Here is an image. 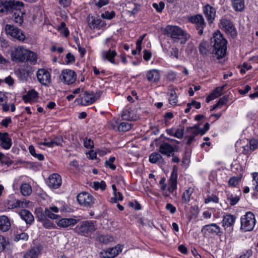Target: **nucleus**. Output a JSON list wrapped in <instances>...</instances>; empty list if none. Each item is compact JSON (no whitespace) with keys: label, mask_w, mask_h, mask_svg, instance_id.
<instances>
[{"label":"nucleus","mask_w":258,"mask_h":258,"mask_svg":"<svg viewBox=\"0 0 258 258\" xmlns=\"http://www.w3.org/2000/svg\"><path fill=\"white\" fill-rule=\"evenodd\" d=\"M177 170L174 167L166 184L165 177H161L159 181V188L162 195L165 197H168L177 189Z\"/></svg>","instance_id":"obj_1"},{"label":"nucleus","mask_w":258,"mask_h":258,"mask_svg":"<svg viewBox=\"0 0 258 258\" xmlns=\"http://www.w3.org/2000/svg\"><path fill=\"white\" fill-rule=\"evenodd\" d=\"M211 43L213 47V54L218 59L224 57L226 54L227 41L219 31L214 33L211 38Z\"/></svg>","instance_id":"obj_2"},{"label":"nucleus","mask_w":258,"mask_h":258,"mask_svg":"<svg viewBox=\"0 0 258 258\" xmlns=\"http://www.w3.org/2000/svg\"><path fill=\"white\" fill-rule=\"evenodd\" d=\"M163 33L174 42L180 40L181 44H185L188 38L186 32L177 26L167 25L163 29Z\"/></svg>","instance_id":"obj_3"},{"label":"nucleus","mask_w":258,"mask_h":258,"mask_svg":"<svg viewBox=\"0 0 258 258\" xmlns=\"http://www.w3.org/2000/svg\"><path fill=\"white\" fill-rule=\"evenodd\" d=\"M24 4L17 1H0V13L7 14L13 10H21Z\"/></svg>","instance_id":"obj_4"},{"label":"nucleus","mask_w":258,"mask_h":258,"mask_svg":"<svg viewBox=\"0 0 258 258\" xmlns=\"http://www.w3.org/2000/svg\"><path fill=\"white\" fill-rule=\"evenodd\" d=\"M74 231L78 234L88 236L95 230L94 223L91 221H84L74 229Z\"/></svg>","instance_id":"obj_5"},{"label":"nucleus","mask_w":258,"mask_h":258,"mask_svg":"<svg viewBox=\"0 0 258 258\" xmlns=\"http://www.w3.org/2000/svg\"><path fill=\"white\" fill-rule=\"evenodd\" d=\"M255 224L254 214L251 212H247L241 218L240 228L244 231L252 230Z\"/></svg>","instance_id":"obj_6"},{"label":"nucleus","mask_w":258,"mask_h":258,"mask_svg":"<svg viewBox=\"0 0 258 258\" xmlns=\"http://www.w3.org/2000/svg\"><path fill=\"white\" fill-rule=\"evenodd\" d=\"M30 202L26 200H19L13 197H10L5 203V206L9 210L15 208L28 207Z\"/></svg>","instance_id":"obj_7"},{"label":"nucleus","mask_w":258,"mask_h":258,"mask_svg":"<svg viewBox=\"0 0 258 258\" xmlns=\"http://www.w3.org/2000/svg\"><path fill=\"white\" fill-rule=\"evenodd\" d=\"M37 79L42 85L48 87L51 83L50 72L45 69H39L36 73Z\"/></svg>","instance_id":"obj_8"},{"label":"nucleus","mask_w":258,"mask_h":258,"mask_svg":"<svg viewBox=\"0 0 258 258\" xmlns=\"http://www.w3.org/2000/svg\"><path fill=\"white\" fill-rule=\"evenodd\" d=\"M77 201L79 204L85 207H91L95 203V199L90 194L83 191L77 196Z\"/></svg>","instance_id":"obj_9"},{"label":"nucleus","mask_w":258,"mask_h":258,"mask_svg":"<svg viewBox=\"0 0 258 258\" xmlns=\"http://www.w3.org/2000/svg\"><path fill=\"white\" fill-rule=\"evenodd\" d=\"M27 49L23 47L18 46L14 48L11 51V56L12 60L17 62H25Z\"/></svg>","instance_id":"obj_10"},{"label":"nucleus","mask_w":258,"mask_h":258,"mask_svg":"<svg viewBox=\"0 0 258 258\" xmlns=\"http://www.w3.org/2000/svg\"><path fill=\"white\" fill-rule=\"evenodd\" d=\"M60 80L65 84H73L77 79V75L76 73L69 69L63 70L60 76Z\"/></svg>","instance_id":"obj_11"},{"label":"nucleus","mask_w":258,"mask_h":258,"mask_svg":"<svg viewBox=\"0 0 258 258\" xmlns=\"http://www.w3.org/2000/svg\"><path fill=\"white\" fill-rule=\"evenodd\" d=\"M5 31L7 34L10 35L12 37L21 41H23L25 39V36L22 31L14 27L13 25L7 24L5 26Z\"/></svg>","instance_id":"obj_12"},{"label":"nucleus","mask_w":258,"mask_h":258,"mask_svg":"<svg viewBox=\"0 0 258 258\" xmlns=\"http://www.w3.org/2000/svg\"><path fill=\"white\" fill-rule=\"evenodd\" d=\"M100 96L101 93L100 92L94 93L87 91L84 92L82 95L81 103L83 105L91 104L97 100Z\"/></svg>","instance_id":"obj_13"},{"label":"nucleus","mask_w":258,"mask_h":258,"mask_svg":"<svg viewBox=\"0 0 258 258\" xmlns=\"http://www.w3.org/2000/svg\"><path fill=\"white\" fill-rule=\"evenodd\" d=\"M190 22L195 24L197 29L199 30L198 33L202 35L203 33V29L205 27V23L203 17L201 15H196L189 18Z\"/></svg>","instance_id":"obj_14"},{"label":"nucleus","mask_w":258,"mask_h":258,"mask_svg":"<svg viewBox=\"0 0 258 258\" xmlns=\"http://www.w3.org/2000/svg\"><path fill=\"white\" fill-rule=\"evenodd\" d=\"M61 176L57 173H53L49 175L46 180L47 185L51 188H58L61 185Z\"/></svg>","instance_id":"obj_15"},{"label":"nucleus","mask_w":258,"mask_h":258,"mask_svg":"<svg viewBox=\"0 0 258 258\" xmlns=\"http://www.w3.org/2000/svg\"><path fill=\"white\" fill-rule=\"evenodd\" d=\"M195 190L194 187L191 186L185 189L181 194V204L185 206L189 205L190 201L194 199Z\"/></svg>","instance_id":"obj_16"},{"label":"nucleus","mask_w":258,"mask_h":258,"mask_svg":"<svg viewBox=\"0 0 258 258\" xmlns=\"http://www.w3.org/2000/svg\"><path fill=\"white\" fill-rule=\"evenodd\" d=\"M220 25L226 33L230 35L233 37L236 36L235 28L229 20L223 18L221 20Z\"/></svg>","instance_id":"obj_17"},{"label":"nucleus","mask_w":258,"mask_h":258,"mask_svg":"<svg viewBox=\"0 0 258 258\" xmlns=\"http://www.w3.org/2000/svg\"><path fill=\"white\" fill-rule=\"evenodd\" d=\"M106 25L105 22L100 18L88 17V26L91 29L99 30L105 27Z\"/></svg>","instance_id":"obj_18"},{"label":"nucleus","mask_w":258,"mask_h":258,"mask_svg":"<svg viewBox=\"0 0 258 258\" xmlns=\"http://www.w3.org/2000/svg\"><path fill=\"white\" fill-rule=\"evenodd\" d=\"M117 55V52L115 49L109 48L106 50L101 51V56L103 60H108L110 63L114 64L118 63L115 61L114 58Z\"/></svg>","instance_id":"obj_19"},{"label":"nucleus","mask_w":258,"mask_h":258,"mask_svg":"<svg viewBox=\"0 0 258 258\" xmlns=\"http://www.w3.org/2000/svg\"><path fill=\"white\" fill-rule=\"evenodd\" d=\"M200 134V129L197 126L188 127L185 131V139H186L187 144H190L195 137Z\"/></svg>","instance_id":"obj_20"},{"label":"nucleus","mask_w":258,"mask_h":258,"mask_svg":"<svg viewBox=\"0 0 258 258\" xmlns=\"http://www.w3.org/2000/svg\"><path fill=\"white\" fill-rule=\"evenodd\" d=\"M12 145L11 139L7 132H0V146L5 150L9 149Z\"/></svg>","instance_id":"obj_21"},{"label":"nucleus","mask_w":258,"mask_h":258,"mask_svg":"<svg viewBox=\"0 0 258 258\" xmlns=\"http://www.w3.org/2000/svg\"><path fill=\"white\" fill-rule=\"evenodd\" d=\"M204 15L210 24L212 23L215 19L216 10L209 5H206L203 10Z\"/></svg>","instance_id":"obj_22"},{"label":"nucleus","mask_w":258,"mask_h":258,"mask_svg":"<svg viewBox=\"0 0 258 258\" xmlns=\"http://www.w3.org/2000/svg\"><path fill=\"white\" fill-rule=\"evenodd\" d=\"M11 226L10 218L6 215L0 216V231L7 232L10 229Z\"/></svg>","instance_id":"obj_23"},{"label":"nucleus","mask_w":258,"mask_h":258,"mask_svg":"<svg viewBox=\"0 0 258 258\" xmlns=\"http://www.w3.org/2000/svg\"><path fill=\"white\" fill-rule=\"evenodd\" d=\"M78 221L74 218H62L58 220L56 224L58 226L62 228H67L74 226L77 223Z\"/></svg>","instance_id":"obj_24"},{"label":"nucleus","mask_w":258,"mask_h":258,"mask_svg":"<svg viewBox=\"0 0 258 258\" xmlns=\"http://www.w3.org/2000/svg\"><path fill=\"white\" fill-rule=\"evenodd\" d=\"M159 151L163 155L167 156H170L174 152V149L168 143L164 142L160 145Z\"/></svg>","instance_id":"obj_25"},{"label":"nucleus","mask_w":258,"mask_h":258,"mask_svg":"<svg viewBox=\"0 0 258 258\" xmlns=\"http://www.w3.org/2000/svg\"><path fill=\"white\" fill-rule=\"evenodd\" d=\"M122 245L117 244L114 247L108 248L105 251L107 258H114L120 252L122 249Z\"/></svg>","instance_id":"obj_26"},{"label":"nucleus","mask_w":258,"mask_h":258,"mask_svg":"<svg viewBox=\"0 0 258 258\" xmlns=\"http://www.w3.org/2000/svg\"><path fill=\"white\" fill-rule=\"evenodd\" d=\"M199 50L200 53L203 55H209L213 54L211 46L206 41H203L200 44Z\"/></svg>","instance_id":"obj_27"},{"label":"nucleus","mask_w":258,"mask_h":258,"mask_svg":"<svg viewBox=\"0 0 258 258\" xmlns=\"http://www.w3.org/2000/svg\"><path fill=\"white\" fill-rule=\"evenodd\" d=\"M148 80L152 83H155L160 80V72L158 70L152 69L147 73Z\"/></svg>","instance_id":"obj_28"},{"label":"nucleus","mask_w":258,"mask_h":258,"mask_svg":"<svg viewBox=\"0 0 258 258\" xmlns=\"http://www.w3.org/2000/svg\"><path fill=\"white\" fill-rule=\"evenodd\" d=\"M21 218L24 220L27 224H31L34 222L33 215L27 210H22L19 212Z\"/></svg>","instance_id":"obj_29"},{"label":"nucleus","mask_w":258,"mask_h":258,"mask_svg":"<svg viewBox=\"0 0 258 258\" xmlns=\"http://www.w3.org/2000/svg\"><path fill=\"white\" fill-rule=\"evenodd\" d=\"M225 85L221 87H218L213 90V91L207 97L206 100L207 102L214 100L216 98L221 96L223 94V91Z\"/></svg>","instance_id":"obj_30"},{"label":"nucleus","mask_w":258,"mask_h":258,"mask_svg":"<svg viewBox=\"0 0 258 258\" xmlns=\"http://www.w3.org/2000/svg\"><path fill=\"white\" fill-rule=\"evenodd\" d=\"M203 230L207 231L211 234L218 235L221 233V229L216 224H211L205 225L203 228Z\"/></svg>","instance_id":"obj_31"},{"label":"nucleus","mask_w":258,"mask_h":258,"mask_svg":"<svg viewBox=\"0 0 258 258\" xmlns=\"http://www.w3.org/2000/svg\"><path fill=\"white\" fill-rule=\"evenodd\" d=\"M235 221V217L231 214H226L223 217L222 225L226 229L233 226Z\"/></svg>","instance_id":"obj_32"},{"label":"nucleus","mask_w":258,"mask_h":258,"mask_svg":"<svg viewBox=\"0 0 258 258\" xmlns=\"http://www.w3.org/2000/svg\"><path fill=\"white\" fill-rule=\"evenodd\" d=\"M38 97V93L34 89L29 91L27 94L23 97L25 102H30L35 101Z\"/></svg>","instance_id":"obj_33"},{"label":"nucleus","mask_w":258,"mask_h":258,"mask_svg":"<svg viewBox=\"0 0 258 258\" xmlns=\"http://www.w3.org/2000/svg\"><path fill=\"white\" fill-rule=\"evenodd\" d=\"M232 7L237 12L242 11L245 7L244 0H231Z\"/></svg>","instance_id":"obj_34"},{"label":"nucleus","mask_w":258,"mask_h":258,"mask_svg":"<svg viewBox=\"0 0 258 258\" xmlns=\"http://www.w3.org/2000/svg\"><path fill=\"white\" fill-rule=\"evenodd\" d=\"M97 240L103 244H108L114 240L113 237L110 235L98 234Z\"/></svg>","instance_id":"obj_35"},{"label":"nucleus","mask_w":258,"mask_h":258,"mask_svg":"<svg viewBox=\"0 0 258 258\" xmlns=\"http://www.w3.org/2000/svg\"><path fill=\"white\" fill-rule=\"evenodd\" d=\"M33 73L32 68L28 65L24 66L20 69V74L25 79H27Z\"/></svg>","instance_id":"obj_36"},{"label":"nucleus","mask_w":258,"mask_h":258,"mask_svg":"<svg viewBox=\"0 0 258 258\" xmlns=\"http://www.w3.org/2000/svg\"><path fill=\"white\" fill-rule=\"evenodd\" d=\"M26 56V61H29L33 64L36 63L37 56L36 53L27 49V53Z\"/></svg>","instance_id":"obj_37"},{"label":"nucleus","mask_w":258,"mask_h":258,"mask_svg":"<svg viewBox=\"0 0 258 258\" xmlns=\"http://www.w3.org/2000/svg\"><path fill=\"white\" fill-rule=\"evenodd\" d=\"M21 192L24 196H29L32 193V188L28 183H23L20 187Z\"/></svg>","instance_id":"obj_38"},{"label":"nucleus","mask_w":258,"mask_h":258,"mask_svg":"<svg viewBox=\"0 0 258 258\" xmlns=\"http://www.w3.org/2000/svg\"><path fill=\"white\" fill-rule=\"evenodd\" d=\"M39 254V252L37 249L31 248L24 254L23 258H37Z\"/></svg>","instance_id":"obj_39"},{"label":"nucleus","mask_w":258,"mask_h":258,"mask_svg":"<svg viewBox=\"0 0 258 258\" xmlns=\"http://www.w3.org/2000/svg\"><path fill=\"white\" fill-rule=\"evenodd\" d=\"M39 220L42 222L43 226L47 229H50L53 227V224L50 220L45 219L43 215L38 217Z\"/></svg>","instance_id":"obj_40"},{"label":"nucleus","mask_w":258,"mask_h":258,"mask_svg":"<svg viewBox=\"0 0 258 258\" xmlns=\"http://www.w3.org/2000/svg\"><path fill=\"white\" fill-rule=\"evenodd\" d=\"M169 102L172 105H175L178 102L177 96L174 90L170 91Z\"/></svg>","instance_id":"obj_41"},{"label":"nucleus","mask_w":258,"mask_h":258,"mask_svg":"<svg viewBox=\"0 0 258 258\" xmlns=\"http://www.w3.org/2000/svg\"><path fill=\"white\" fill-rule=\"evenodd\" d=\"M132 128L131 124L126 122H121L118 127V131L120 132H126Z\"/></svg>","instance_id":"obj_42"},{"label":"nucleus","mask_w":258,"mask_h":258,"mask_svg":"<svg viewBox=\"0 0 258 258\" xmlns=\"http://www.w3.org/2000/svg\"><path fill=\"white\" fill-rule=\"evenodd\" d=\"M240 198L238 196H233V195H228L227 200L231 206L236 205L239 201Z\"/></svg>","instance_id":"obj_43"},{"label":"nucleus","mask_w":258,"mask_h":258,"mask_svg":"<svg viewBox=\"0 0 258 258\" xmlns=\"http://www.w3.org/2000/svg\"><path fill=\"white\" fill-rule=\"evenodd\" d=\"M219 198L215 195H212L211 196H208L205 199V203L207 204L209 203L213 202L214 203H218L219 202Z\"/></svg>","instance_id":"obj_44"},{"label":"nucleus","mask_w":258,"mask_h":258,"mask_svg":"<svg viewBox=\"0 0 258 258\" xmlns=\"http://www.w3.org/2000/svg\"><path fill=\"white\" fill-rule=\"evenodd\" d=\"M106 183L103 180L101 182L96 181L93 182V187L96 190L99 188H100L102 190H104L106 188Z\"/></svg>","instance_id":"obj_45"},{"label":"nucleus","mask_w":258,"mask_h":258,"mask_svg":"<svg viewBox=\"0 0 258 258\" xmlns=\"http://www.w3.org/2000/svg\"><path fill=\"white\" fill-rule=\"evenodd\" d=\"M161 158L160 154L157 153H153L149 156V161L152 163H156Z\"/></svg>","instance_id":"obj_46"},{"label":"nucleus","mask_w":258,"mask_h":258,"mask_svg":"<svg viewBox=\"0 0 258 258\" xmlns=\"http://www.w3.org/2000/svg\"><path fill=\"white\" fill-rule=\"evenodd\" d=\"M29 235L27 233L22 232L20 234H18L15 235L14 240L15 241H18L19 240L27 241L28 239Z\"/></svg>","instance_id":"obj_47"},{"label":"nucleus","mask_w":258,"mask_h":258,"mask_svg":"<svg viewBox=\"0 0 258 258\" xmlns=\"http://www.w3.org/2000/svg\"><path fill=\"white\" fill-rule=\"evenodd\" d=\"M240 179V178L237 176H233L229 179L228 185L230 186L235 187L238 184Z\"/></svg>","instance_id":"obj_48"},{"label":"nucleus","mask_w":258,"mask_h":258,"mask_svg":"<svg viewBox=\"0 0 258 258\" xmlns=\"http://www.w3.org/2000/svg\"><path fill=\"white\" fill-rule=\"evenodd\" d=\"M252 184L254 186V189L258 192V172H252Z\"/></svg>","instance_id":"obj_49"},{"label":"nucleus","mask_w":258,"mask_h":258,"mask_svg":"<svg viewBox=\"0 0 258 258\" xmlns=\"http://www.w3.org/2000/svg\"><path fill=\"white\" fill-rule=\"evenodd\" d=\"M44 214L46 216L52 219H57L58 218V215L53 213L49 208L45 209Z\"/></svg>","instance_id":"obj_50"},{"label":"nucleus","mask_w":258,"mask_h":258,"mask_svg":"<svg viewBox=\"0 0 258 258\" xmlns=\"http://www.w3.org/2000/svg\"><path fill=\"white\" fill-rule=\"evenodd\" d=\"M52 147L54 146H60L63 142L62 138L61 136L55 137L53 139L51 140Z\"/></svg>","instance_id":"obj_51"},{"label":"nucleus","mask_w":258,"mask_h":258,"mask_svg":"<svg viewBox=\"0 0 258 258\" xmlns=\"http://www.w3.org/2000/svg\"><path fill=\"white\" fill-rule=\"evenodd\" d=\"M184 133V126H181L180 128L175 129L174 137L178 139H181Z\"/></svg>","instance_id":"obj_52"},{"label":"nucleus","mask_w":258,"mask_h":258,"mask_svg":"<svg viewBox=\"0 0 258 258\" xmlns=\"http://www.w3.org/2000/svg\"><path fill=\"white\" fill-rule=\"evenodd\" d=\"M115 160V157H110L108 160H106L105 162V165L106 166L109 167L112 170H115L116 166L113 164Z\"/></svg>","instance_id":"obj_53"},{"label":"nucleus","mask_w":258,"mask_h":258,"mask_svg":"<svg viewBox=\"0 0 258 258\" xmlns=\"http://www.w3.org/2000/svg\"><path fill=\"white\" fill-rule=\"evenodd\" d=\"M104 44L109 48L113 49L115 47V41L112 38H107L105 40Z\"/></svg>","instance_id":"obj_54"},{"label":"nucleus","mask_w":258,"mask_h":258,"mask_svg":"<svg viewBox=\"0 0 258 258\" xmlns=\"http://www.w3.org/2000/svg\"><path fill=\"white\" fill-rule=\"evenodd\" d=\"M9 242L6 238L2 235H0V252H2L6 247Z\"/></svg>","instance_id":"obj_55"},{"label":"nucleus","mask_w":258,"mask_h":258,"mask_svg":"<svg viewBox=\"0 0 258 258\" xmlns=\"http://www.w3.org/2000/svg\"><path fill=\"white\" fill-rule=\"evenodd\" d=\"M153 7L158 12L161 13L164 8L165 4L164 2H160L159 4L154 3Z\"/></svg>","instance_id":"obj_56"},{"label":"nucleus","mask_w":258,"mask_h":258,"mask_svg":"<svg viewBox=\"0 0 258 258\" xmlns=\"http://www.w3.org/2000/svg\"><path fill=\"white\" fill-rule=\"evenodd\" d=\"M113 195L114 197L111 199V202L117 203L118 201H121L123 199L122 195L120 192H116L113 194Z\"/></svg>","instance_id":"obj_57"},{"label":"nucleus","mask_w":258,"mask_h":258,"mask_svg":"<svg viewBox=\"0 0 258 258\" xmlns=\"http://www.w3.org/2000/svg\"><path fill=\"white\" fill-rule=\"evenodd\" d=\"M84 147L88 149H92L94 147V143L90 139L85 138L84 140Z\"/></svg>","instance_id":"obj_58"},{"label":"nucleus","mask_w":258,"mask_h":258,"mask_svg":"<svg viewBox=\"0 0 258 258\" xmlns=\"http://www.w3.org/2000/svg\"><path fill=\"white\" fill-rule=\"evenodd\" d=\"M249 148L251 151H254L258 147V142L255 139H251L249 142Z\"/></svg>","instance_id":"obj_59"},{"label":"nucleus","mask_w":258,"mask_h":258,"mask_svg":"<svg viewBox=\"0 0 258 258\" xmlns=\"http://www.w3.org/2000/svg\"><path fill=\"white\" fill-rule=\"evenodd\" d=\"M110 127L113 130L118 131V127L119 126V122L116 118H113L109 122Z\"/></svg>","instance_id":"obj_60"},{"label":"nucleus","mask_w":258,"mask_h":258,"mask_svg":"<svg viewBox=\"0 0 258 258\" xmlns=\"http://www.w3.org/2000/svg\"><path fill=\"white\" fill-rule=\"evenodd\" d=\"M115 16V13L113 11L109 13L108 12H106L104 13H102L101 14V18L103 19H106L108 20H110L112 19Z\"/></svg>","instance_id":"obj_61"},{"label":"nucleus","mask_w":258,"mask_h":258,"mask_svg":"<svg viewBox=\"0 0 258 258\" xmlns=\"http://www.w3.org/2000/svg\"><path fill=\"white\" fill-rule=\"evenodd\" d=\"M229 101V98L227 96H224L220 98L217 102V105L220 107L226 104Z\"/></svg>","instance_id":"obj_62"},{"label":"nucleus","mask_w":258,"mask_h":258,"mask_svg":"<svg viewBox=\"0 0 258 258\" xmlns=\"http://www.w3.org/2000/svg\"><path fill=\"white\" fill-rule=\"evenodd\" d=\"M20 12L18 14L15 13L13 15L14 21L19 24H21L23 21L22 16L20 15Z\"/></svg>","instance_id":"obj_63"},{"label":"nucleus","mask_w":258,"mask_h":258,"mask_svg":"<svg viewBox=\"0 0 258 258\" xmlns=\"http://www.w3.org/2000/svg\"><path fill=\"white\" fill-rule=\"evenodd\" d=\"M146 36V34H144L141 36L139 39L137 41L136 45H137V50H138L139 51H141L142 50V43Z\"/></svg>","instance_id":"obj_64"}]
</instances>
